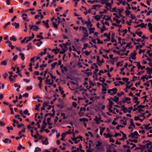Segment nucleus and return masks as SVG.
<instances>
[{"mask_svg": "<svg viewBox=\"0 0 152 152\" xmlns=\"http://www.w3.org/2000/svg\"><path fill=\"white\" fill-rule=\"evenodd\" d=\"M113 20L118 23H119L121 22V20H119L118 18H116L115 17H114L113 18Z\"/></svg>", "mask_w": 152, "mask_h": 152, "instance_id": "2f4dec72", "label": "nucleus"}, {"mask_svg": "<svg viewBox=\"0 0 152 152\" xmlns=\"http://www.w3.org/2000/svg\"><path fill=\"white\" fill-rule=\"evenodd\" d=\"M42 33L40 32L39 33V34L37 35V38H41V39H43V37L42 36Z\"/></svg>", "mask_w": 152, "mask_h": 152, "instance_id": "4c0bfd02", "label": "nucleus"}, {"mask_svg": "<svg viewBox=\"0 0 152 152\" xmlns=\"http://www.w3.org/2000/svg\"><path fill=\"white\" fill-rule=\"evenodd\" d=\"M111 99H112L114 102L116 103H117L119 101V98L116 96H115L113 98H111Z\"/></svg>", "mask_w": 152, "mask_h": 152, "instance_id": "c756f323", "label": "nucleus"}, {"mask_svg": "<svg viewBox=\"0 0 152 152\" xmlns=\"http://www.w3.org/2000/svg\"><path fill=\"white\" fill-rule=\"evenodd\" d=\"M10 39L11 41H15L17 39L14 36L12 35V37H10Z\"/></svg>", "mask_w": 152, "mask_h": 152, "instance_id": "c9c22d12", "label": "nucleus"}, {"mask_svg": "<svg viewBox=\"0 0 152 152\" xmlns=\"http://www.w3.org/2000/svg\"><path fill=\"white\" fill-rule=\"evenodd\" d=\"M139 136L138 133L137 131H135L133 133H131L128 136V137L131 138H137V137H136V136Z\"/></svg>", "mask_w": 152, "mask_h": 152, "instance_id": "20e7f679", "label": "nucleus"}, {"mask_svg": "<svg viewBox=\"0 0 152 152\" xmlns=\"http://www.w3.org/2000/svg\"><path fill=\"white\" fill-rule=\"evenodd\" d=\"M152 145L151 142H148L141 147V152H152Z\"/></svg>", "mask_w": 152, "mask_h": 152, "instance_id": "f257e3e1", "label": "nucleus"}, {"mask_svg": "<svg viewBox=\"0 0 152 152\" xmlns=\"http://www.w3.org/2000/svg\"><path fill=\"white\" fill-rule=\"evenodd\" d=\"M145 57L147 58L146 60L148 61H151V59L150 58L148 57L146 55L144 54L143 56L142 57V58H143L144 57Z\"/></svg>", "mask_w": 152, "mask_h": 152, "instance_id": "e433bc0d", "label": "nucleus"}, {"mask_svg": "<svg viewBox=\"0 0 152 152\" xmlns=\"http://www.w3.org/2000/svg\"><path fill=\"white\" fill-rule=\"evenodd\" d=\"M112 25L113 26L119 27H120V28H121L122 27V26L121 25H118V24H117L115 23H112Z\"/></svg>", "mask_w": 152, "mask_h": 152, "instance_id": "6e6d98bb", "label": "nucleus"}, {"mask_svg": "<svg viewBox=\"0 0 152 152\" xmlns=\"http://www.w3.org/2000/svg\"><path fill=\"white\" fill-rule=\"evenodd\" d=\"M147 70V72L148 73L150 74L152 72V68H150L149 67H147L146 69Z\"/></svg>", "mask_w": 152, "mask_h": 152, "instance_id": "cd10ccee", "label": "nucleus"}, {"mask_svg": "<svg viewBox=\"0 0 152 152\" xmlns=\"http://www.w3.org/2000/svg\"><path fill=\"white\" fill-rule=\"evenodd\" d=\"M124 151L125 152H130L131 151L130 149L127 148L126 147H124Z\"/></svg>", "mask_w": 152, "mask_h": 152, "instance_id": "de8ad7c7", "label": "nucleus"}, {"mask_svg": "<svg viewBox=\"0 0 152 152\" xmlns=\"http://www.w3.org/2000/svg\"><path fill=\"white\" fill-rule=\"evenodd\" d=\"M23 113L27 115H30V113H29L28 112V110H27V109H26L25 110H24V111H23Z\"/></svg>", "mask_w": 152, "mask_h": 152, "instance_id": "49530a36", "label": "nucleus"}, {"mask_svg": "<svg viewBox=\"0 0 152 152\" xmlns=\"http://www.w3.org/2000/svg\"><path fill=\"white\" fill-rule=\"evenodd\" d=\"M99 128L101 129L100 131V134L101 135H102L103 132L105 128L104 127L102 128L101 127H99Z\"/></svg>", "mask_w": 152, "mask_h": 152, "instance_id": "c85d7f7f", "label": "nucleus"}, {"mask_svg": "<svg viewBox=\"0 0 152 152\" xmlns=\"http://www.w3.org/2000/svg\"><path fill=\"white\" fill-rule=\"evenodd\" d=\"M79 120L80 121H86L87 122L88 121V119L85 118H80L79 119Z\"/></svg>", "mask_w": 152, "mask_h": 152, "instance_id": "79ce46f5", "label": "nucleus"}, {"mask_svg": "<svg viewBox=\"0 0 152 152\" xmlns=\"http://www.w3.org/2000/svg\"><path fill=\"white\" fill-rule=\"evenodd\" d=\"M112 90V93H111V95H113L115 94L117 91V89L116 88H113L111 89Z\"/></svg>", "mask_w": 152, "mask_h": 152, "instance_id": "b1692460", "label": "nucleus"}, {"mask_svg": "<svg viewBox=\"0 0 152 152\" xmlns=\"http://www.w3.org/2000/svg\"><path fill=\"white\" fill-rule=\"evenodd\" d=\"M144 129L146 130H148L150 129L151 128L148 126V125H144Z\"/></svg>", "mask_w": 152, "mask_h": 152, "instance_id": "0e129e2a", "label": "nucleus"}, {"mask_svg": "<svg viewBox=\"0 0 152 152\" xmlns=\"http://www.w3.org/2000/svg\"><path fill=\"white\" fill-rule=\"evenodd\" d=\"M47 50V48H45L44 50V52H41L39 54V55L41 56H42L43 55L45 54L46 53Z\"/></svg>", "mask_w": 152, "mask_h": 152, "instance_id": "f704fd0d", "label": "nucleus"}, {"mask_svg": "<svg viewBox=\"0 0 152 152\" xmlns=\"http://www.w3.org/2000/svg\"><path fill=\"white\" fill-rule=\"evenodd\" d=\"M88 28H91L93 26L92 24L91 23V21L89 20L88 21V23L86 25Z\"/></svg>", "mask_w": 152, "mask_h": 152, "instance_id": "bb28decb", "label": "nucleus"}, {"mask_svg": "<svg viewBox=\"0 0 152 152\" xmlns=\"http://www.w3.org/2000/svg\"><path fill=\"white\" fill-rule=\"evenodd\" d=\"M133 109V107L131 106L127 109V111L130 113H131V110Z\"/></svg>", "mask_w": 152, "mask_h": 152, "instance_id": "13d9d810", "label": "nucleus"}, {"mask_svg": "<svg viewBox=\"0 0 152 152\" xmlns=\"http://www.w3.org/2000/svg\"><path fill=\"white\" fill-rule=\"evenodd\" d=\"M79 30L82 31V32L83 34V37H86L88 36V34L87 29L84 26H80L79 27Z\"/></svg>", "mask_w": 152, "mask_h": 152, "instance_id": "f03ea898", "label": "nucleus"}, {"mask_svg": "<svg viewBox=\"0 0 152 152\" xmlns=\"http://www.w3.org/2000/svg\"><path fill=\"white\" fill-rule=\"evenodd\" d=\"M102 144V142H100L99 141L97 143L96 145V147L97 148V149L99 150H100L101 149L99 147L100 146H101Z\"/></svg>", "mask_w": 152, "mask_h": 152, "instance_id": "2eb2a0df", "label": "nucleus"}, {"mask_svg": "<svg viewBox=\"0 0 152 152\" xmlns=\"http://www.w3.org/2000/svg\"><path fill=\"white\" fill-rule=\"evenodd\" d=\"M10 24V22H8L7 23H6L4 25V26H3V28L4 29H6L7 26L8 25H9Z\"/></svg>", "mask_w": 152, "mask_h": 152, "instance_id": "864d4df0", "label": "nucleus"}, {"mask_svg": "<svg viewBox=\"0 0 152 152\" xmlns=\"http://www.w3.org/2000/svg\"><path fill=\"white\" fill-rule=\"evenodd\" d=\"M1 64L4 66L6 65L7 64V61L6 60H4L2 61L1 63Z\"/></svg>", "mask_w": 152, "mask_h": 152, "instance_id": "e2e57ef3", "label": "nucleus"}, {"mask_svg": "<svg viewBox=\"0 0 152 152\" xmlns=\"http://www.w3.org/2000/svg\"><path fill=\"white\" fill-rule=\"evenodd\" d=\"M133 97H134L133 100L134 102L136 104V105H137L139 103V102L138 101V98L135 96H133Z\"/></svg>", "mask_w": 152, "mask_h": 152, "instance_id": "4468645a", "label": "nucleus"}, {"mask_svg": "<svg viewBox=\"0 0 152 152\" xmlns=\"http://www.w3.org/2000/svg\"><path fill=\"white\" fill-rule=\"evenodd\" d=\"M140 27L143 28H145L146 26L147 25V24L146 23L145 24L144 23H141L140 24Z\"/></svg>", "mask_w": 152, "mask_h": 152, "instance_id": "ea45409f", "label": "nucleus"}, {"mask_svg": "<svg viewBox=\"0 0 152 152\" xmlns=\"http://www.w3.org/2000/svg\"><path fill=\"white\" fill-rule=\"evenodd\" d=\"M131 13V12L128 10H127L125 11V13L126 15H128L130 14Z\"/></svg>", "mask_w": 152, "mask_h": 152, "instance_id": "774afa93", "label": "nucleus"}, {"mask_svg": "<svg viewBox=\"0 0 152 152\" xmlns=\"http://www.w3.org/2000/svg\"><path fill=\"white\" fill-rule=\"evenodd\" d=\"M144 108V107L143 106L141 105H139L137 106V107L136 108H133V110L134 111H135L137 110L139 108Z\"/></svg>", "mask_w": 152, "mask_h": 152, "instance_id": "7c9ffc66", "label": "nucleus"}, {"mask_svg": "<svg viewBox=\"0 0 152 152\" xmlns=\"http://www.w3.org/2000/svg\"><path fill=\"white\" fill-rule=\"evenodd\" d=\"M88 29L89 31V33L90 34L94 33L95 29L94 27L91 28H91H88Z\"/></svg>", "mask_w": 152, "mask_h": 152, "instance_id": "dca6fc26", "label": "nucleus"}, {"mask_svg": "<svg viewBox=\"0 0 152 152\" xmlns=\"http://www.w3.org/2000/svg\"><path fill=\"white\" fill-rule=\"evenodd\" d=\"M11 141V140L8 138H5V139L3 140V142L4 143H10Z\"/></svg>", "mask_w": 152, "mask_h": 152, "instance_id": "393cba45", "label": "nucleus"}, {"mask_svg": "<svg viewBox=\"0 0 152 152\" xmlns=\"http://www.w3.org/2000/svg\"><path fill=\"white\" fill-rule=\"evenodd\" d=\"M120 132L122 133L123 138L125 140L126 139L127 137L126 134L121 131H120Z\"/></svg>", "mask_w": 152, "mask_h": 152, "instance_id": "680f3d73", "label": "nucleus"}, {"mask_svg": "<svg viewBox=\"0 0 152 152\" xmlns=\"http://www.w3.org/2000/svg\"><path fill=\"white\" fill-rule=\"evenodd\" d=\"M113 15L115 16V18H118L120 17H121L122 16L120 12H119L118 14H117L116 13H113Z\"/></svg>", "mask_w": 152, "mask_h": 152, "instance_id": "4be33fe9", "label": "nucleus"}, {"mask_svg": "<svg viewBox=\"0 0 152 152\" xmlns=\"http://www.w3.org/2000/svg\"><path fill=\"white\" fill-rule=\"evenodd\" d=\"M109 101V103L108 105V110L109 111V112L110 113H116L115 112H113V110H112L111 108L113 106V103L112 101H111L110 100L108 99Z\"/></svg>", "mask_w": 152, "mask_h": 152, "instance_id": "7ed1b4c3", "label": "nucleus"}, {"mask_svg": "<svg viewBox=\"0 0 152 152\" xmlns=\"http://www.w3.org/2000/svg\"><path fill=\"white\" fill-rule=\"evenodd\" d=\"M57 64V62H55L54 63H53L52 64H51L52 69H53L55 67V66Z\"/></svg>", "mask_w": 152, "mask_h": 152, "instance_id": "bf43d9fd", "label": "nucleus"}, {"mask_svg": "<svg viewBox=\"0 0 152 152\" xmlns=\"http://www.w3.org/2000/svg\"><path fill=\"white\" fill-rule=\"evenodd\" d=\"M127 31V30L126 29H125L123 30H122L120 32V35L124 37L125 36Z\"/></svg>", "mask_w": 152, "mask_h": 152, "instance_id": "f8f14e48", "label": "nucleus"}, {"mask_svg": "<svg viewBox=\"0 0 152 152\" xmlns=\"http://www.w3.org/2000/svg\"><path fill=\"white\" fill-rule=\"evenodd\" d=\"M110 33H109V34H108L107 33H105L104 34V35L105 36H106L107 38V39L106 40H105L104 41L106 40V41H109L110 40Z\"/></svg>", "mask_w": 152, "mask_h": 152, "instance_id": "f3484780", "label": "nucleus"}, {"mask_svg": "<svg viewBox=\"0 0 152 152\" xmlns=\"http://www.w3.org/2000/svg\"><path fill=\"white\" fill-rule=\"evenodd\" d=\"M52 51L53 52H54L56 54L58 53L59 50H58V49H52Z\"/></svg>", "mask_w": 152, "mask_h": 152, "instance_id": "3c124183", "label": "nucleus"}, {"mask_svg": "<svg viewBox=\"0 0 152 152\" xmlns=\"http://www.w3.org/2000/svg\"><path fill=\"white\" fill-rule=\"evenodd\" d=\"M57 19L55 18L54 20L52 22L53 26L56 29H57L58 28V25L57 23Z\"/></svg>", "mask_w": 152, "mask_h": 152, "instance_id": "6e6552de", "label": "nucleus"}, {"mask_svg": "<svg viewBox=\"0 0 152 152\" xmlns=\"http://www.w3.org/2000/svg\"><path fill=\"white\" fill-rule=\"evenodd\" d=\"M148 30L151 32H152V24L149 23H148Z\"/></svg>", "mask_w": 152, "mask_h": 152, "instance_id": "412c9836", "label": "nucleus"}, {"mask_svg": "<svg viewBox=\"0 0 152 152\" xmlns=\"http://www.w3.org/2000/svg\"><path fill=\"white\" fill-rule=\"evenodd\" d=\"M137 66L139 70L140 69H141L142 70L145 68V66H142L141 65L140 63V62H137Z\"/></svg>", "mask_w": 152, "mask_h": 152, "instance_id": "9b49d317", "label": "nucleus"}, {"mask_svg": "<svg viewBox=\"0 0 152 152\" xmlns=\"http://www.w3.org/2000/svg\"><path fill=\"white\" fill-rule=\"evenodd\" d=\"M66 50V49L63 48L60 51V53L61 54H64V53Z\"/></svg>", "mask_w": 152, "mask_h": 152, "instance_id": "69168bd1", "label": "nucleus"}, {"mask_svg": "<svg viewBox=\"0 0 152 152\" xmlns=\"http://www.w3.org/2000/svg\"><path fill=\"white\" fill-rule=\"evenodd\" d=\"M29 26L30 27L29 29L30 30L32 29L34 31H37L39 29L38 27L36 25L34 26L33 25H29Z\"/></svg>", "mask_w": 152, "mask_h": 152, "instance_id": "39448f33", "label": "nucleus"}, {"mask_svg": "<svg viewBox=\"0 0 152 152\" xmlns=\"http://www.w3.org/2000/svg\"><path fill=\"white\" fill-rule=\"evenodd\" d=\"M20 55L21 56V58L22 60H24L25 59L24 55L23 53H21L20 54Z\"/></svg>", "mask_w": 152, "mask_h": 152, "instance_id": "09e8293b", "label": "nucleus"}, {"mask_svg": "<svg viewBox=\"0 0 152 152\" xmlns=\"http://www.w3.org/2000/svg\"><path fill=\"white\" fill-rule=\"evenodd\" d=\"M42 143L43 145H47L48 144L49 142L48 140V139L47 137H45V140L42 141Z\"/></svg>", "mask_w": 152, "mask_h": 152, "instance_id": "ddd939ff", "label": "nucleus"}, {"mask_svg": "<svg viewBox=\"0 0 152 152\" xmlns=\"http://www.w3.org/2000/svg\"><path fill=\"white\" fill-rule=\"evenodd\" d=\"M46 66V65H45V64H42L40 66V70H43V68L45 67Z\"/></svg>", "mask_w": 152, "mask_h": 152, "instance_id": "052dcab7", "label": "nucleus"}, {"mask_svg": "<svg viewBox=\"0 0 152 152\" xmlns=\"http://www.w3.org/2000/svg\"><path fill=\"white\" fill-rule=\"evenodd\" d=\"M131 140H129L126 141L127 145H132L133 144V143L132 142V141H131Z\"/></svg>", "mask_w": 152, "mask_h": 152, "instance_id": "603ef678", "label": "nucleus"}, {"mask_svg": "<svg viewBox=\"0 0 152 152\" xmlns=\"http://www.w3.org/2000/svg\"><path fill=\"white\" fill-rule=\"evenodd\" d=\"M136 51H134L130 53V58L133 60H135L136 59Z\"/></svg>", "mask_w": 152, "mask_h": 152, "instance_id": "423d86ee", "label": "nucleus"}, {"mask_svg": "<svg viewBox=\"0 0 152 152\" xmlns=\"http://www.w3.org/2000/svg\"><path fill=\"white\" fill-rule=\"evenodd\" d=\"M101 6L99 4L93 5L92 7V9L94 10H98V9L101 7Z\"/></svg>", "mask_w": 152, "mask_h": 152, "instance_id": "6ab92c4d", "label": "nucleus"}, {"mask_svg": "<svg viewBox=\"0 0 152 152\" xmlns=\"http://www.w3.org/2000/svg\"><path fill=\"white\" fill-rule=\"evenodd\" d=\"M27 15L26 13H23L22 14V17L23 19V20H26Z\"/></svg>", "mask_w": 152, "mask_h": 152, "instance_id": "72a5a7b5", "label": "nucleus"}, {"mask_svg": "<svg viewBox=\"0 0 152 152\" xmlns=\"http://www.w3.org/2000/svg\"><path fill=\"white\" fill-rule=\"evenodd\" d=\"M41 151V149L40 148H39L38 147H36L35 148V150L34 151V152H40Z\"/></svg>", "mask_w": 152, "mask_h": 152, "instance_id": "58836bf2", "label": "nucleus"}, {"mask_svg": "<svg viewBox=\"0 0 152 152\" xmlns=\"http://www.w3.org/2000/svg\"><path fill=\"white\" fill-rule=\"evenodd\" d=\"M101 118L100 116L98 117L97 116H96L94 119V121H95L97 124H98L100 123V122L103 121V120H101Z\"/></svg>", "mask_w": 152, "mask_h": 152, "instance_id": "0eeeda50", "label": "nucleus"}, {"mask_svg": "<svg viewBox=\"0 0 152 152\" xmlns=\"http://www.w3.org/2000/svg\"><path fill=\"white\" fill-rule=\"evenodd\" d=\"M130 126H133L134 128L135 127V126L133 122V120L132 119H130Z\"/></svg>", "mask_w": 152, "mask_h": 152, "instance_id": "a18cd8bd", "label": "nucleus"}, {"mask_svg": "<svg viewBox=\"0 0 152 152\" xmlns=\"http://www.w3.org/2000/svg\"><path fill=\"white\" fill-rule=\"evenodd\" d=\"M51 120L50 118H48L47 119V123L49 125H52V123L50 122V121Z\"/></svg>", "mask_w": 152, "mask_h": 152, "instance_id": "c03bdc74", "label": "nucleus"}, {"mask_svg": "<svg viewBox=\"0 0 152 152\" xmlns=\"http://www.w3.org/2000/svg\"><path fill=\"white\" fill-rule=\"evenodd\" d=\"M96 40L97 41V43L98 44H102L103 43V41H101L100 39L98 38H96Z\"/></svg>", "mask_w": 152, "mask_h": 152, "instance_id": "4d7b16f0", "label": "nucleus"}, {"mask_svg": "<svg viewBox=\"0 0 152 152\" xmlns=\"http://www.w3.org/2000/svg\"><path fill=\"white\" fill-rule=\"evenodd\" d=\"M43 124H44L42 125V127L41 128V129H42V130H44V129L46 127V126L47 125V123L46 122L43 121Z\"/></svg>", "mask_w": 152, "mask_h": 152, "instance_id": "a19ab883", "label": "nucleus"}, {"mask_svg": "<svg viewBox=\"0 0 152 152\" xmlns=\"http://www.w3.org/2000/svg\"><path fill=\"white\" fill-rule=\"evenodd\" d=\"M121 134L119 133H116L113 135L114 137H117L118 136H121Z\"/></svg>", "mask_w": 152, "mask_h": 152, "instance_id": "338daca9", "label": "nucleus"}, {"mask_svg": "<svg viewBox=\"0 0 152 152\" xmlns=\"http://www.w3.org/2000/svg\"><path fill=\"white\" fill-rule=\"evenodd\" d=\"M54 81L53 80L50 79H47L45 80V82L46 84L51 85H52Z\"/></svg>", "mask_w": 152, "mask_h": 152, "instance_id": "1a4fd4ad", "label": "nucleus"}, {"mask_svg": "<svg viewBox=\"0 0 152 152\" xmlns=\"http://www.w3.org/2000/svg\"><path fill=\"white\" fill-rule=\"evenodd\" d=\"M120 123L121 124L123 125L124 126L126 125V120H124L123 119H121L120 121Z\"/></svg>", "mask_w": 152, "mask_h": 152, "instance_id": "a878e982", "label": "nucleus"}, {"mask_svg": "<svg viewBox=\"0 0 152 152\" xmlns=\"http://www.w3.org/2000/svg\"><path fill=\"white\" fill-rule=\"evenodd\" d=\"M27 37V39H26V41H25L26 43L28 42L29 41H30L32 39L30 37Z\"/></svg>", "mask_w": 152, "mask_h": 152, "instance_id": "5fc2aeb1", "label": "nucleus"}, {"mask_svg": "<svg viewBox=\"0 0 152 152\" xmlns=\"http://www.w3.org/2000/svg\"><path fill=\"white\" fill-rule=\"evenodd\" d=\"M111 3H109V2H108L105 4L106 5V7H105V8L107 9H108V7L111 8L112 4L113 3V0H111Z\"/></svg>", "mask_w": 152, "mask_h": 152, "instance_id": "9d476101", "label": "nucleus"}, {"mask_svg": "<svg viewBox=\"0 0 152 152\" xmlns=\"http://www.w3.org/2000/svg\"><path fill=\"white\" fill-rule=\"evenodd\" d=\"M110 0H101V3L102 4H106L107 2H109Z\"/></svg>", "mask_w": 152, "mask_h": 152, "instance_id": "8fccbe9b", "label": "nucleus"}, {"mask_svg": "<svg viewBox=\"0 0 152 152\" xmlns=\"http://www.w3.org/2000/svg\"><path fill=\"white\" fill-rule=\"evenodd\" d=\"M101 17L102 15H97L93 17L97 21H99L101 18Z\"/></svg>", "mask_w": 152, "mask_h": 152, "instance_id": "aec40b11", "label": "nucleus"}, {"mask_svg": "<svg viewBox=\"0 0 152 152\" xmlns=\"http://www.w3.org/2000/svg\"><path fill=\"white\" fill-rule=\"evenodd\" d=\"M113 135L109 133H107V134L106 136H105V138H111L112 137Z\"/></svg>", "mask_w": 152, "mask_h": 152, "instance_id": "37998d69", "label": "nucleus"}, {"mask_svg": "<svg viewBox=\"0 0 152 152\" xmlns=\"http://www.w3.org/2000/svg\"><path fill=\"white\" fill-rule=\"evenodd\" d=\"M61 70L62 72L63 73H64L65 72H67V68L66 66L64 67Z\"/></svg>", "mask_w": 152, "mask_h": 152, "instance_id": "473e14b6", "label": "nucleus"}, {"mask_svg": "<svg viewBox=\"0 0 152 152\" xmlns=\"http://www.w3.org/2000/svg\"><path fill=\"white\" fill-rule=\"evenodd\" d=\"M120 107L121 108L124 113H126L127 112V108L125 107L124 105H122Z\"/></svg>", "mask_w": 152, "mask_h": 152, "instance_id": "a211bd4d", "label": "nucleus"}, {"mask_svg": "<svg viewBox=\"0 0 152 152\" xmlns=\"http://www.w3.org/2000/svg\"><path fill=\"white\" fill-rule=\"evenodd\" d=\"M12 25L15 26L16 28H18L19 27V24L16 22H14L12 23Z\"/></svg>", "mask_w": 152, "mask_h": 152, "instance_id": "5701e85b", "label": "nucleus"}]
</instances>
